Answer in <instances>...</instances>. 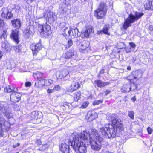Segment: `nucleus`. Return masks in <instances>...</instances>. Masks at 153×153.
<instances>
[{
	"mask_svg": "<svg viewBox=\"0 0 153 153\" xmlns=\"http://www.w3.org/2000/svg\"><path fill=\"white\" fill-rule=\"evenodd\" d=\"M91 131L92 136L90 137V140L88 144L89 143L90 144L92 149L98 151L101 147V143L103 138L101 135L96 129H91Z\"/></svg>",
	"mask_w": 153,
	"mask_h": 153,
	"instance_id": "nucleus-1",
	"label": "nucleus"
},
{
	"mask_svg": "<svg viewBox=\"0 0 153 153\" xmlns=\"http://www.w3.org/2000/svg\"><path fill=\"white\" fill-rule=\"evenodd\" d=\"M107 119L111 123L110 126L118 134L124 129V125L121 120L114 114L108 115Z\"/></svg>",
	"mask_w": 153,
	"mask_h": 153,
	"instance_id": "nucleus-2",
	"label": "nucleus"
},
{
	"mask_svg": "<svg viewBox=\"0 0 153 153\" xmlns=\"http://www.w3.org/2000/svg\"><path fill=\"white\" fill-rule=\"evenodd\" d=\"M91 134L86 131H82L80 134L73 133L71 138L72 141H75L77 142L78 141L82 143H87V145H88L89 142L90 140V137L92 136L91 132Z\"/></svg>",
	"mask_w": 153,
	"mask_h": 153,
	"instance_id": "nucleus-3",
	"label": "nucleus"
},
{
	"mask_svg": "<svg viewBox=\"0 0 153 153\" xmlns=\"http://www.w3.org/2000/svg\"><path fill=\"white\" fill-rule=\"evenodd\" d=\"M100 131L105 138H114L119 135L117 132L110 126L108 124L105 125L100 128Z\"/></svg>",
	"mask_w": 153,
	"mask_h": 153,
	"instance_id": "nucleus-4",
	"label": "nucleus"
},
{
	"mask_svg": "<svg viewBox=\"0 0 153 153\" xmlns=\"http://www.w3.org/2000/svg\"><path fill=\"white\" fill-rule=\"evenodd\" d=\"M144 14L141 13L136 12L134 15L130 13L128 17L125 19L123 25V27L124 29H126L131 26V24L135 22L140 18Z\"/></svg>",
	"mask_w": 153,
	"mask_h": 153,
	"instance_id": "nucleus-5",
	"label": "nucleus"
},
{
	"mask_svg": "<svg viewBox=\"0 0 153 153\" xmlns=\"http://www.w3.org/2000/svg\"><path fill=\"white\" fill-rule=\"evenodd\" d=\"M37 16L38 19L44 17L50 23L53 22L56 18L55 13H53L47 10H41L37 13Z\"/></svg>",
	"mask_w": 153,
	"mask_h": 153,
	"instance_id": "nucleus-6",
	"label": "nucleus"
},
{
	"mask_svg": "<svg viewBox=\"0 0 153 153\" xmlns=\"http://www.w3.org/2000/svg\"><path fill=\"white\" fill-rule=\"evenodd\" d=\"M69 141L70 142L69 144H71V146L77 153H85L86 152V143H82L78 141L77 142L72 141L71 138Z\"/></svg>",
	"mask_w": 153,
	"mask_h": 153,
	"instance_id": "nucleus-7",
	"label": "nucleus"
},
{
	"mask_svg": "<svg viewBox=\"0 0 153 153\" xmlns=\"http://www.w3.org/2000/svg\"><path fill=\"white\" fill-rule=\"evenodd\" d=\"M0 111L8 119L13 117V113L10 111L9 105L4 101H0Z\"/></svg>",
	"mask_w": 153,
	"mask_h": 153,
	"instance_id": "nucleus-8",
	"label": "nucleus"
},
{
	"mask_svg": "<svg viewBox=\"0 0 153 153\" xmlns=\"http://www.w3.org/2000/svg\"><path fill=\"white\" fill-rule=\"evenodd\" d=\"M38 30L43 37L48 36L51 32L50 27L47 23L42 25L39 24Z\"/></svg>",
	"mask_w": 153,
	"mask_h": 153,
	"instance_id": "nucleus-9",
	"label": "nucleus"
},
{
	"mask_svg": "<svg viewBox=\"0 0 153 153\" xmlns=\"http://www.w3.org/2000/svg\"><path fill=\"white\" fill-rule=\"evenodd\" d=\"M76 56V55L74 52V49H71L64 54H63L60 58V61L63 63H65L67 59L71 58H74Z\"/></svg>",
	"mask_w": 153,
	"mask_h": 153,
	"instance_id": "nucleus-10",
	"label": "nucleus"
},
{
	"mask_svg": "<svg viewBox=\"0 0 153 153\" xmlns=\"http://www.w3.org/2000/svg\"><path fill=\"white\" fill-rule=\"evenodd\" d=\"M58 12L60 14L67 15L71 12V7L69 5L63 3L60 5Z\"/></svg>",
	"mask_w": 153,
	"mask_h": 153,
	"instance_id": "nucleus-11",
	"label": "nucleus"
},
{
	"mask_svg": "<svg viewBox=\"0 0 153 153\" xmlns=\"http://www.w3.org/2000/svg\"><path fill=\"white\" fill-rule=\"evenodd\" d=\"M70 140L71 139H68L67 143L64 142L59 145V150L62 153H70V148L69 145H71V144L70 143L69 144V143H70V142L69 140Z\"/></svg>",
	"mask_w": 153,
	"mask_h": 153,
	"instance_id": "nucleus-12",
	"label": "nucleus"
},
{
	"mask_svg": "<svg viewBox=\"0 0 153 153\" xmlns=\"http://www.w3.org/2000/svg\"><path fill=\"white\" fill-rule=\"evenodd\" d=\"M142 74L141 71L137 70L131 72L129 74L128 78L131 80H137L141 78Z\"/></svg>",
	"mask_w": 153,
	"mask_h": 153,
	"instance_id": "nucleus-13",
	"label": "nucleus"
},
{
	"mask_svg": "<svg viewBox=\"0 0 153 153\" xmlns=\"http://www.w3.org/2000/svg\"><path fill=\"white\" fill-rule=\"evenodd\" d=\"M103 0V1L100 3L98 7V9L107 11L108 5L109 7L111 8L112 7L113 3L112 1L108 0Z\"/></svg>",
	"mask_w": 153,
	"mask_h": 153,
	"instance_id": "nucleus-14",
	"label": "nucleus"
},
{
	"mask_svg": "<svg viewBox=\"0 0 153 153\" xmlns=\"http://www.w3.org/2000/svg\"><path fill=\"white\" fill-rule=\"evenodd\" d=\"M19 31L18 29H13L11 30L10 37L16 43L18 44L19 40Z\"/></svg>",
	"mask_w": 153,
	"mask_h": 153,
	"instance_id": "nucleus-15",
	"label": "nucleus"
},
{
	"mask_svg": "<svg viewBox=\"0 0 153 153\" xmlns=\"http://www.w3.org/2000/svg\"><path fill=\"white\" fill-rule=\"evenodd\" d=\"M1 12L2 17L8 19H11L13 18V14L9 11L7 8L5 7L2 8Z\"/></svg>",
	"mask_w": 153,
	"mask_h": 153,
	"instance_id": "nucleus-16",
	"label": "nucleus"
},
{
	"mask_svg": "<svg viewBox=\"0 0 153 153\" xmlns=\"http://www.w3.org/2000/svg\"><path fill=\"white\" fill-rule=\"evenodd\" d=\"M30 47L33 52V54L34 55H36L38 52L42 48V44L40 42L36 44L34 43L32 44Z\"/></svg>",
	"mask_w": 153,
	"mask_h": 153,
	"instance_id": "nucleus-17",
	"label": "nucleus"
},
{
	"mask_svg": "<svg viewBox=\"0 0 153 153\" xmlns=\"http://www.w3.org/2000/svg\"><path fill=\"white\" fill-rule=\"evenodd\" d=\"M134 87V88H132L133 87H131L130 84H125L122 87L121 91L124 93L129 92L130 91H133L135 89H137V86L135 85Z\"/></svg>",
	"mask_w": 153,
	"mask_h": 153,
	"instance_id": "nucleus-18",
	"label": "nucleus"
},
{
	"mask_svg": "<svg viewBox=\"0 0 153 153\" xmlns=\"http://www.w3.org/2000/svg\"><path fill=\"white\" fill-rule=\"evenodd\" d=\"M106 11L98 9L94 12V15L98 19L103 18L106 13Z\"/></svg>",
	"mask_w": 153,
	"mask_h": 153,
	"instance_id": "nucleus-19",
	"label": "nucleus"
},
{
	"mask_svg": "<svg viewBox=\"0 0 153 153\" xmlns=\"http://www.w3.org/2000/svg\"><path fill=\"white\" fill-rule=\"evenodd\" d=\"M68 32L69 35L71 36L72 35L74 38L79 37L81 35V33L79 32L77 28L73 29L70 27V30Z\"/></svg>",
	"mask_w": 153,
	"mask_h": 153,
	"instance_id": "nucleus-20",
	"label": "nucleus"
},
{
	"mask_svg": "<svg viewBox=\"0 0 153 153\" xmlns=\"http://www.w3.org/2000/svg\"><path fill=\"white\" fill-rule=\"evenodd\" d=\"M21 94L18 92H13L10 95V100L12 102H16L20 99Z\"/></svg>",
	"mask_w": 153,
	"mask_h": 153,
	"instance_id": "nucleus-21",
	"label": "nucleus"
},
{
	"mask_svg": "<svg viewBox=\"0 0 153 153\" xmlns=\"http://www.w3.org/2000/svg\"><path fill=\"white\" fill-rule=\"evenodd\" d=\"M12 25L16 29H18L20 28L22 22L20 19L16 18L11 20Z\"/></svg>",
	"mask_w": 153,
	"mask_h": 153,
	"instance_id": "nucleus-22",
	"label": "nucleus"
},
{
	"mask_svg": "<svg viewBox=\"0 0 153 153\" xmlns=\"http://www.w3.org/2000/svg\"><path fill=\"white\" fill-rule=\"evenodd\" d=\"M80 86V85L78 82L74 81L70 86L68 87L67 90L68 91L72 92L76 90Z\"/></svg>",
	"mask_w": 153,
	"mask_h": 153,
	"instance_id": "nucleus-23",
	"label": "nucleus"
},
{
	"mask_svg": "<svg viewBox=\"0 0 153 153\" xmlns=\"http://www.w3.org/2000/svg\"><path fill=\"white\" fill-rule=\"evenodd\" d=\"M63 73H65V74H62L61 71H57L55 73V75L56 78L57 79H62L63 77H65L68 74V72L66 70H63Z\"/></svg>",
	"mask_w": 153,
	"mask_h": 153,
	"instance_id": "nucleus-24",
	"label": "nucleus"
},
{
	"mask_svg": "<svg viewBox=\"0 0 153 153\" xmlns=\"http://www.w3.org/2000/svg\"><path fill=\"white\" fill-rule=\"evenodd\" d=\"M42 113H39L38 111H34L31 114V120H33L40 119L42 116Z\"/></svg>",
	"mask_w": 153,
	"mask_h": 153,
	"instance_id": "nucleus-25",
	"label": "nucleus"
},
{
	"mask_svg": "<svg viewBox=\"0 0 153 153\" xmlns=\"http://www.w3.org/2000/svg\"><path fill=\"white\" fill-rule=\"evenodd\" d=\"M97 113L94 111H89L87 113V117L90 119V120H93L97 117Z\"/></svg>",
	"mask_w": 153,
	"mask_h": 153,
	"instance_id": "nucleus-26",
	"label": "nucleus"
},
{
	"mask_svg": "<svg viewBox=\"0 0 153 153\" xmlns=\"http://www.w3.org/2000/svg\"><path fill=\"white\" fill-rule=\"evenodd\" d=\"M6 63L7 68L9 69H12L14 68L16 66L14 61L12 59L7 60L6 61Z\"/></svg>",
	"mask_w": 153,
	"mask_h": 153,
	"instance_id": "nucleus-27",
	"label": "nucleus"
},
{
	"mask_svg": "<svg viewBox=\"0 0 153 153\" xmlns=\"http://www.w3.org/2000/svg\"><path fill=\"white\" fill-rule=\"evenodd\" d=\"M95 82V84L97 85L98 87L100 88L104 87L109 85L110 83L108 81L104 82L100 80H96Z\"/></svg>",
	"mask_w": 153,
	"mask_h": 153,
	"instance_id": "nucleus-28",
	"label": "nucleus"
},
{
	"mask_svg": "<svg viewBox=\"0 0 153 153\" xmlns=\"http://www.w3.org/2000/svg\"><path fill=\"white\" fill-rule=\"evenodd\" d=\"M1 47L3 49L7 51H10L11 46L6 40H4L1 43Z\"/></svg>",
	"mask_w": 153,
	"mask_h": 153,
	"instance_id": "nucleus-29",
	"label": "nucleus"
},
{
	"mask_svg": "<svg viewBox=\"0 0 153 153\" xmlns=\"http://www.w3.org/2000/svg\"><path fill=\"white\" fill-rule=\"evenodd\" d=\"M109 27H108L107 25L104 26L103 29L102 30L98 31L97 33L98 34H102V33L110 35V33L108 32Z\"/></svg>",
	"mask_w": 153,
	"mask_h": 153,
	"instance_id": "nucleus-30",
	"label": "nucleus"
},
{
	"mask_svg": "<svg viewBox=\"0 0 153 153\" xmlns=\"http://www.w3.org/2000/svg\"><path fill=\"white\" fill-rule=\"evenodd\" d=\"M93 32V28L91 26H88L84 32V36L86 37H89L90 34Z\"/></svg>",
	"mask_w": 153,
	"mask_h": 153,
	"instance_id": "nucleus-31",
	"label": "nucleus"
},
{
	"mask_svg": "<svg viewBox=\"0 0 153 153\" xmlns=\"http://www.w3.org/2000/svg\"><path fill=\"white\" fill-rule=\"evenodd\" d=\"M1 112L0 111V136L2 134V128L1 127L4 125L5 120L4 118L2 117Z\"/></svg>",
	"mask_w": 153,
	"mask_h": 153,
	"instance_id": "nucleus-32",
	"label": "nucleus"
},
{
	"mask_svg": "<svg viewBox=\"0 0 153 153\" xmlns=\"http://www.w3.org/2000/svg\"><path fill=\"white\" fill-rule=\"evenodd\" d=\"M145 8L147 10H153V0H149L145 5Z\"/></svg>",
	"mask_w": 153,
	"mask_h": 153,
	"instance_id": "nucleus-33",
	"label": "nucleus"
},
{
	"mask_svg": "<svg viewBox=\"0 0 153 153\" xmlns=\"http://www.w3.org/2000/svg\"><path fill=\"white\" fill-rule=\"evenodd\" d=\"M60 89V87L59 85H55L53 89H48L47 91L48 93H53L56 91L59 90Z\"/></svg>",
	"mask_w": 153,
	"mask_h": 153,
	"instance_id": "nucleus-34",
	"label": "nucleus"
},
{
	"mask_svg": "<svg viewBox=\"0 0 153 153\" xmlns=\"http://www.w3.org/2000/svg\"><path fill=\"white\" fill-rule=\"evenodd\" d=\"M32 28L33 27L32 26H28L27 27L26 30L25 31V33L27 36V38H29L30 35L32 33V32L31 30Z\"/></svg>",
	"mask_w": 153,
	"mask_h": 153,
	"instance_id": "nucleus-35",
	"label": "nucleus"
},
{
	"mask_svg": "<svg viewBox=\"0 0 153 153\" xmlns=\"http://www.w3.org/2000/svg\"><path fill=\"white\" fill-rule=\"evenodd\" d=\"M89 42L88 41H85L80 46V48L82 50H84L88 48L89 46Z\"/></svg>",
	"mask_w": 153,
	"mask_h": 153,
	"instance_id": "nucleus-36",
	"label": "nucleus"
},
{
	"mask_svg": "<svg viewBox=\"0 0 153 153\" xmlns=\"http://www.w3.org/2000/svg\"><path fill=\"white\" fill-rule=\"evenodd\" d=\"M81 96V92L80 91H78L75 92L74 94V100L77 102L80 98Z\"/></svg>",
	"mask_w": 153,
	"mask_h": 153,
	"instance_id": "nucleus-37",
	"label": "nucleus"
},
{
	"mask_svg": "<svg viewBox=\"0 0 153 153\" xmlns=\"http://www.w3.org/2000/svg\"><path fill=\"white\" fill-rule=\"evenodd\" d=\"M77 0H63V3L68 5H72Z\"/></svg>",
	"mask_w": 153,
	"mask_h": 153,
	"instance_id": "nucleus-38",
	"label": "nucleus"
},
{
	"mask_svg": "<svg viewBox=\"0 0 153 153\" xmlns=\"http://www.w3.org/2000/svg\"><path fill=\"white\" fill-rule=\"evenodd\" d=\"M45 83L44 86H48L53 83V81L50 79H45Z\"/></svg>",
	"mask_w": 153,
	"mask_h": 153,
	"instance_id": "nucleus-39",
	"label": "nucleus"
},
{
	"mask_svg": "<svg viewBox=\"0 0 153 153\" xmlns=\"http://www.w3.org/2000/svg\"><path fill=\"white\" fill-rule=\"evenodd\" d=\"M12 86L9 85L7 86L4 89L5 92L9 93L12 92Z\"/></svg>",
	"mask_w": 153,
	"mask_h": 153,
	"instance_id": "nucleus-40",
	"label": "nucleus"
},
{
	"mask_svg": "<svg viewBox=\"0 0 153 153\" xmlns=\"http://www.w3.org/2000/svg\"><path fill=\"white\" fill-rule=\"evenodd\" d=\"M103 100H95L93 103V105H98L102 103L103 102Z\"/></svg>",
	"mask_w": 153,
	"mask_h": 153,
	"instance_id": "nucleus-41",
	"label": "nucleus"
},
{
	"mask_svg": "<svg viewBox=\"0 0 153 153\" xmlns=\"http://www.w3.org/2000/svg\"><path fill=\"white\" fill-rule=\"evenodd\" d=\"M43 77H41L40 79L39 80V82L38 83H39V84L42 85L44 86L45 83V79H42Z\"/></svg>",
	"mask_w": 153,
	"mask_h": 153,
	"instance_id": "nucleus-42",
	"label": "nucleus"
},
{
	"mask_svg": "<svg viewBox=\"0 0 153 153\" xmlns=\"http://www.w3.org/2000/svg\"><path fill=\"white\" fill-rule=\"evenodd\" d=\"M73 44V41L71 39H70L68 40V44L66 46V48L68 49Z\"/></svg>",
	"mask_w": 153,
	"mask_h": 153,
	"instance_id": "nucleus-43",
	"label": "nucleus"
},
{
	"mask_svg": "<svg viewBox=\"0 0 153 153\" xmlns=\"http://www.w3.org/2000/svg\"><path fill=\"white\" fill-rule=\"evenodd\" d=\"M129 117L132 119H134V112L133 111H128Z\"/></svg>",
	"mask_w": 153,
	"mask_h": 153,
	"instance_id": "nucleus-44",
	"label": "nucleus"
},
{
	"mask_svg": "<svg viewBox=\"0 0 153 153\" xmlns=\"http://www.w3.org/2000/svg\"><path fill=\"white\" fill-rule=\"evenodd\" d=\"M13 48L15 51L17 52H19L21 51V46H17L13 47Z\"/></svg>",
	"mask_w": 153,
	"mask_h": 153,
	"instance_id": "nucleus-45",
	"label": "nucleus"
},
{
	"mask_svg": "<svg viewBox=\"0 0 153 153\" xmlns=\"http://www.w3.org/2000/svg\"><path fill=\"white\" fill-rule=\"evenodd\" d=\"M129 45H130V48H131L132 51H133L135 49V48L136 47L135 44L132 42H130L129 43Z\"/></svg>",
	"mask_w": 153,
	"mask_h": 153,
	"instance_id": "nucleus-46",
	"label": "nucleus"
},
{
	"mask_svg": "<svg viewBox=\"0 0 153 153\" xmlns=\"http://www.w3.org/2000/svg\"><path fill=\"white\" fill-rule=\"evenodd\" d=\"M89 104V102L88 101L83 103L82 105V108H86L87 107Z\"/></svg>",
	"mask_w": 153,
	"mask_h": 153,
	"instance_id": "nucleus-47",
	"label": "nucleus"
},
{
	"mask_svg": "<svg viewBox=\"0 0 153 153\" xmlns=\"http://www.w3.org/2000/svg\"><path fill=\"white\" fill-rule=\"evenodd\" d=\"M79 3V4H81V5H84L85 2V1L86 0H77Z\"/></svg>",
	"mask_w": 153,
	"mask_h": 153,
	"instance_id": "nucleus-48",
	"label": "nucleus"
},
{
	"mask_svg": "<svg viewBox=\"0 0 153 153\" xmlns=\"http://www.w3.org/2000/svg\"><path fill=\"white\" fill-rule=\"evenodd\" d=\"M4 25L5 24L3 20L1 19L0 18V27H2L3 28Z\"/></svg>",
	"mask_w": 153,
	"mask_h": 153,
	"instance_id": "nucleus-49",
	"label": "nucleus"
},
{
	"mask_svg": "<svg viewBox=\"0 0 153 153\" xmlns=\"http://www.w3.org/2000/svg\"><path fill=\"white\" fill-rule=\"evenodd\" d=\"M147 131L148 133L149 134H151L153 131V129L149 127H148L147 128Z\"/></svg>",
	"mask_w": 153,
	"mask_h": 153,
	"instance_id": "nucleus-50",
	"label": "nucleus"
},
{
	"mask_svg": "<svg viewBox=\"0 0 153 153\" xmlns=\"http://www.w3.org/2000/svg\"><path fill=\"white\" fill-rule=\"evenodd\" d=\"M5 35L4 31H2L1 32H0V38H2L3 37L4 39L5 38Z\"/></svg>",
	"mask_w": 153,
	"mask_h": 153,
	"instance_id": "nucleus-51",
	"label": "nucleus"
},
{
	"mask_svg": "<svg viewBox=\"0 0 153 153\" xmlns=\"http://www.w3.org/2000/svg\"><path fill=\"white\" fill-rule=\"evenodd\" d=\"M63 106L64 107H65L66 108H68L70 107L69 103L67 102H65L64 104V105H63Z\"/></svg>",
	"mask_w": 153,
	"mask_h": 153,
	"instance_id": "nucleus-52",
	"label": "nucleus"
},
{
	"mask_svg": "<svg viewBox=\"0 0 153 153\" xmlns=\"http://www.w3.org/2000/svg\"><path fill=\"white\" fill-rule=\"evenodd\" d=\"M111 91L109 90H106V91L104 92L103 94L105 95L106 96L110 93Z\"/></svg>",
	"mask_w": 153,
	"mask_h": 153,
	"instance_id": "nucleus-53",
	"label": "nucleus"
},
{
	"mask_svg": "<svg viewBox=\"0 0 153 153\" xmlns=\"http://www.w3.org/2000/svg\"><path fill=\"white\" fill-rule=\"evenodd\" d=\"M36 144H37L38 146L42 144L41 140L40 139H37L36 140Z\"/></svg>",
	"mask_w": 153,
	"mask_h": 153,
	"instance_id": "nucleus-54",
	"label": "nucleus"
},
{
	"mask_svg": "<svg viewBox=\"0 0 153 153\" xmlns=\"http://www.w3.org/2000/svg\"><path fill=\"white\" fill-rule=\"evenodd\" d=\"M25 85L26 87H30L31 85V83L30 82H25Z\"/></svg>",
	"mask_w": 153,
	"mask_h": 153,
	"instance_id": "nucleus-55",
	"label": "nucleus"
},
{
	"mask_svg": "<svg viewBox=\"0 0 153 153\" xmlns=\"http://www.w3.org/2000/svg\"><path fill=\"white\" fill-rule=\"evenodd\" d=\"M65 25L66 24L64 22H63L60 24V26L62 28L64 27L65 26Z\"/></svg>",
	"mask_w": 153,
	"mask_h": 153,
	"instance_id": "nucleus-56",
	"label": "nucleus"
},
{
	"mask_svg": "<svg viewBox=\"0 0 153 153\" xmlns=\"http://www.w3.org/2000/svg\"><path fill=\"white\" fill-rule=\"evenodd\" d=\"M12 93L15 92L16 93V91H17V88L16 87H14L13 86H12Z\"/></svg>",
	"mask_w": 153,
	"mask_h": 153,
	"instance_id": "nucleus-57",
	"label": "nucleus"
},
{
	"mask_svg": "<svg viewBox=\"0 0 153 153\" xmlns=\"http://www.w3.org/2000/svg\"><path fill=\"white\" fill-rule=\"evenodd\" d=\"M149 29L150 31H152L153 30V26L152 25L149 26Z\"/></svg>",
	"mask_w": 153,
	"mask_h": 153,
	"instance_id": "nucleus-58",
	"label": "nucleus"
},
{
	"mask_svg": "<svg viewBox=\"0 0 153 153\" xmlns=\"http://www.w3.org/2000/svg\"><path fill=\"white\" fill-rule=\"evenodd\" d=\"M131 51H132L131 48H129L128 49H126V53H128Z\"/></svg>",
	"mask_w": 153,
	"mask_h": 153,
	"instance_id": "nucleus-59",
	"label": "nucleus"
},
{
	"mask_svg": "<svg viewBox=\"0 0 153 153\" xmlns=\"http://www.w3.org/2000/svg\"><path fill=\"white\" fill-rule=\"evenodd\" d=\"M137 60V58L136 57H133L132 58V62L133 63H134Z\"/></svg>",
	"mask_w": 153,
	"mask_h": 153,
	"instance_id": "nucleus-60",
	"label": "nucleus"
},
{
	"mask_svg": "<svg viewBox=\"0 0 153 153\" xmlns=\"http://www.w3.org/2000/svg\"><path fill=\"white\" fill-rule=\"evenodd\" d=\"M20 145V144L19 143H17L16 144L13 145V147L14 148H16V147L19 146Z\"/></svg>",
	"mask_w": 153,
	"mask_h": 153,
	"instance_id": "nucleus-61",
	"label": "nucleus"
},
{
	"mask_svg": "<svg viewBox=\"0 0 153 153\" xmlns=\"http://www.w3.org/2000/svg\"><path fill=\"white\" fill-rule=\"evenodd\" d=\"M4 3V0H0V7L2 6Z\"/></svg>",
	"mask_w": 153,
	"mask_h": 153,
	"instance_id": "nucleus-62",
	"label": "nucleus"
},
{
	"mask_svg": "<svg viewBox=\"0 0 153 153\" xmlns=\"http://www.w3.org/2000/svg\"><path fill=\"white\" fill-rule=\"evenodd\" d=\"M42 149L43 150H45L46 148H47V145L46 144H44L42 145Z\"/></svg>",
	"mask_w": 153,
	"mask_h": 153,
	"instance_id": "nucleus-63",
	"label": "nucleus"
},
{
	"mask_svg": "<svg viewBox=\"0 0 153 153\" xmlns=\"http://www.w3.org/2000/svg\"><path fill=\"white\" fill-rule=\"evenodd\" d=\"M127 96H125L124 98L123 99V101H124L125 102H126V101H128V99H127Z\"/></svg>",
	"mask_w": 153,
	"mask_h": 153,
	"instance_id": "nucleus-64",
	"label": "nucleus"
}]
</instances>
